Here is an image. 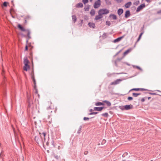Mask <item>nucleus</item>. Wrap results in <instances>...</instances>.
<instances>
[{
	"label": "nucleus",
	"instance_id": "ea45409f",
	"mask_svg": "<svg viewBox=\"0 0 161 161\" xmlns=\"http://www.w3.org/2000/svg\"><path fill=\"white\" fill-rule=\"evenodd\" d=\"M88 153V151H85L84 152V154L85 155H87Z\"/></svg>",
	"mask_w": 161,
	"mask_h": 161
},
{
	"label": "nucleus",
	"instance_id": "a18cd8bd",
	"mask_svg": "<svg viewBox=\"0 0 161 161\" xmlns=\"http://www.w3.org/2000/svg\"><path fill=\"white\" fill-rule=\"evenodd\" d=\"M161 13V10H160L159 11H158L157 12V14H159Z\"/></svg>",
	"mask_w": 161,
	"mask_h": 161
},
{
	"label": "nucleus",
	"instance_id": "a878e982",
	"mask_svg": "<svg viewBox=\"0 0 161 161\" xmlns=\"http://www.w3.org/2000/svg\"><path fill=\"white\" fill-rule=\"evenodd\" d=\"M140 95V93H133L132 94L133 96L135 97H137V96H138V95Z\"/></svg>",
	"mask_w": 161,
	"mask_h": 161
},
{
	"label": "nucleus",
	"instance_id": "680f3d73",
	"mask_svg": "<svg viewBox=\"0 0 161 161\" xmlns=\"http://www.w3.org/2000/svg\"><path fill=\"white\" fill-rule=\"evenodd\" d=\"M98 145H100V144H98Z\"/></svg>",
	"mask_w": 161,
	"mask_h": 161
},
{
	"label": "nucleus",
	"instance_id": "49530a36",
	"mask_svg": "<svg viewBox=\"0 0 161 161\" xmlns=\"http://www.w3.org/2000/svg\"><path fill=\"white\" fill-rule=\"evenodd\" d=\"M28 50V46L27 45H26L25 47V50Z\"/></svg>",
	"mask_w": 161,
	"mask_h": 161
},
{
	"label": "nucleus",
	"instance_id": "864d4df0",
	"mask_svg": "<svg viewBox=\"0 0 161 161\" xmlns=\"http://www.w3.org/2000/svg\"><path fill=\"white\" fill-rule=\"evenodd\" d=\"M92 110H92V109H90V112H92Z\"/></svg>",
	"mask_w": 161,
	"mask_h": 161
},
{
	"label": "nucleus",
	"instance_id": "c85d7f7f",
	"mask_svg": "<svg viewBox=\"0 0 161 161\" xmlns=\"http://www.w3.org/2000/svg\"><path fill=\"white\" fill-rule=\"evenodd\" d=\"M102 115L103 116H104V117H107L108 116V114L107 113H104V114H102Z\"/></svg>",
	"mask_w": 161,
	"mask_h": 161
},
{
	"label": "nucleus",
	"instance_id": "de8ad7c7",
	"mask_svg": "<svg viewBox=\"0 0 161 161\" xmlns=\"http://www.w3.org/2000/svg\"><path fill=\"white\" fill-rule=\"evenodd\" d=\"M144 101H145V99L144 98H142V99H141L142 102H143Z\"/></svg>",
	"mask_w": 161,
	"mask_h": 161
},
{
	"label": "nucleus",
	"instance_id": "393cba45",
	"mask_svg": "<svg viewBox=\"0 0 161 161\" xmlns=\"http://www.w3.org/2000/svg\"><path fill=\"white\" fill-rule=\"evenodd\" d=\"M26 32H27V36L28 37V38L29 39L31 38L30 36V32L29 30H27Z\"/></svg>",
	"mask_w": 161,
	"mask_h": 161
},
{
	"label": "nucleus",
	"instance_id": "20e7f679",
	"mask_svg": "<svg viewBox=\"0 0 161 161\" xmlns=\"http://www.w3.org/2000/svg\"><path fill=\"white\" fill-rule=\"evenodd\" d=\"M101 1L100 0H97L95 2L94 5V7L95 8H97L99 7L101 5Z\"/></svg>",
	"mask_w": 161,
	"mask_h": 161
},
{
	"label": "nucleus",
	"instance_id": "6e6d98bb",
	"mask_svg": "<svg viewBox=\"0 0 161 161\" xmlns=\"http://www.w3.org/2000/svg\"><path fill=\"white\" fill-rule=\"evenodd\" d=\"M50 111L51 113H52V111H51V110Z\"/></svg>",
	"mask_w": 161,
	"mask_h": 161
},
{
	"label": "nucleus",
	"instance_id": "dca6fc26",
	"mask_svg": "<svg viewBox=\"0 0 161 161\" xmlns=\"http://www.w3.org/2000/svg\"><path fill=\"white\" fill-rule=\"evenodd\" d=\"M103 102L105 103L108 106H110L111 105V103L108 101L105 100L103 101Z\"/></svg>",
	"mask_w": 161,
	"mask_h": 161
},
{
	"label": "nucleus",
	"instance_id": "7c9ffc66",
	"mask_svg": "<svg viewBox=\"0 0 161 161\" xmlns=\"http://www.w3.org/2000/svg\"><path fill=\"white\" fill-rule=\"evenodd\" d=\"M31 75V78H32V79H35L34 75V72H33V71H32Z\"/></svg>",
	"mask_w": 161,
	"mask_h": 161
},
{
	"label": "nucleus",
	"instance_id": "13d9d810",
	"mask_svg": "<svg viewBox=\"0 0 161 161\" xmlns=\"http://www.w3.org/2000/svg\"><path fill=\"white\" fill-rule=\"evenodd\" d=\"M42 138L43 139V137H42Z\"/></svg>",
	"mask_w": 161,
	"mask_h": 161
},
{
	"label": "nucleus",
	"instance_id": "bb28decb",
	"mask_svg": "<svg viewBox=\"0 0 161 161\" xmlns=\"http://www.w3.org/2000/svg\"><path fill=\"white\" fill-rule=\"evenodd\" d=\"M143 34V33H142L140 34V35L139 36V37L138 39V40H137V42H138L139 41V40L140 39L142 35Z\"/></svg>",
	"mask_w": 161,
	"mask_h": 161
},
{
	"label": "nucleus",
	"instance_id": "8fccbe9b",
	"mask_svg": "<svg viewBox=\"0 0 161 161\" xmlns=\"http://www.w3.org/2000/svg\"><path fill=\"white\" fill-rule=\"evenodd\" d=\"M15 139H16V138H17V137L16 134H15Z\"/></svg>",
	"mask_w": 161,
	"mask_h": 161
},
{
	"label": "nucleus",
	"instance_id": "412c9836",
	"mask_svg": "<svg viewBox=\"0 0 161 161\" xmlns=\"http://www.w3.org/2000/svg\"><path fill=\"white\" fill-rule=\"evenodd\" d=\"M72 20L74 23H75L76 20L77 18L75 15H73L72 16Z\"/></svg>",
	"mask_w": 161,
	"mask_h": 161
},
{
	"label": "nucleus",
	"instance_id": "e2e57ef3",
	"mask_svg": "<svg viewBox=\"0 0 161 161\" xmlns=\"http://www.w3.org/2000/svg\"><path fill=\"white\" fill-rule=\"evenodd\" d=\"M1 143H0V145H1Z\"/></svg>",
	"mask_w": 161,
	"mask_h": 161
},
{
	"label": "nucleus",
	"instance_id": "f8f14e48",
	"mask_svg": "<svg viewBox=\"0 0 161 161\" xmlns=\"http://www.w3.org/2000/svg\"><path fill=\"white\" fill-rule=\"evenodd\" d=\"M88 25L90 27L94 28L95 27V24L93 23H89Z\"/></svg>",
	"mask_w": 161,
	"mask_h": 161
},
{
	"label": "nucleus",
	"instance_id": "473e14b6",
	"mask_svg": "<svg viewBox=\"0 0 161 161\" xmlns=\"http://www.w3.org/2000/svg\"><path fill=\"white\" fill-rule=\"evenodd\" d=\"M106 24L108 25V26L110 25L111 24L110 22V21H106Z\"/></svg>",
	"mask_w": 161,
	"mask_h": 161
},
{
	"label": "nucleus",
	"instance_id": "c756f323",
	"mask_svg": "<svg viewBox=\"0 0 161 161\" xmlns=\"http://www.w3.org/2000/svg\"><path fill=\"white\" fill-rule=\"evenodd\" d=\"M88 0H82V2L84 3V4L87 3L88 2Z\"/></svg>",
	"mask_w": 161,
	"mask_h": 161
},
{
	"label": "nucleus",
	"instance_id": "5701e85b",
	"mask_svg": "<svg viewBox=\"0 0 161 161\" xmlns=\"http://www.w3.org/2000/svg\"><path fill=\"white\" fill-rule=\"evenodd\" d=\"M95 105L96 106L103 105L104 104L102 103L99 102L96 103L95 104Z\"/></svg>",
	"mask_w": 161,
	"mask_h": 161
},
{
	"label": "nucleus",
	"instance_id": "f257e3e1",
	"mask_svg": "<svg viewBox=\"0 0 161 161\" xmlns=\"http://www.w3.org/2000/svg\"><path fill=\"white\" fill-rule=\"evenodd\" d=\"M39 135L36 136L35 138V141L38 143H42L43 144L46 142L45 137L46 134L45 133L43 132L41 133L39 132Z\"/></svg>",
	"mask_w": 161,
	"mask_h": 161
},
{
	"label": "nucleus",
	"instance_id": "2f4dec72",
	"mask_svg": "<svg viewBox=\"0 0 161 161\" xmlns=\"http://www.w3.org/2000/svg\"><path fill=\"white\" fill-rule=\"evenodd\" d=\"M119 108L122 110H125V106H120Z\"/></svg>",
	"mask_w": 161,
	"mask_h": 161
},
{
	"label": "nucleus",
	"instance_id": "4468645a",
	"mask_svg": "<svg viewBox=\"0 0 161 161\" xmlns=\"http://www.w3.org/2000/svg\"><path fill=\"white\" fill-rule=\"evenodd\" d=\"M103 17V16L101 15V14H99L98 15H97L95 18V20H98Z\"/></svg>",
	"mask_w": 161,
	"mask_h": 161
},
{
	"label": "nucleus",
	"instance_id": "5fc2aeb1",
	"mask_svg": "<svg viewBox=\"0 0 161 161\" xmlns=\"http://www.w3.org/2000/svg\"><path fill=\"white\" fill-rule=\"evenodd\" d=\"M93 0H90V1L91 2H92Z\"/></svg>",
	"mask_w": 161,
	"mask_h": 161
},
{
	"label": "nucleus",
	"instance_id": "e433bc0d",
	"mask_svg": "<svg viewBox=\"0 0 161 161\" xmlns=\"http://www.w3.org/2000/svg\"><path fill=\"white\" fill-rule=\"evenodd\" d=\"M89 119V118H88V117H84L83 118V119L84 120H88Z\"/></svg>",
	"mask_w": 161,
	"mask_h": 161
},
{
	"label": "nucleus",
	"instance_id": "2eb2a0df",
	"mask_svg": "<svg viewBox=\"0 0 161 161\" xmlns=\"http://www.w3.org/2000/svg\"><path fill=\"white\" fill-rule=\"evenodd\" d=\"M131 5V2H129L125 5V7L126 8H129Z\"/></svg>",
	"mask_w": 161,
	"mask_h": 161
},
{
	"label": "nucleus",
	"instance_id": "09e8293b",
	"mask_svg": "<svg viewBox=\"0 0 161 161\" xmlns=\"http://www.w3.org/2000/svg\"><path fill=\"white\" fill-rule=\"evenodd\" d=\"M51 109V108H50V107H48V108H47V110H49V109Z\"/></svg>",
	"mask_w": 161,
	"mask_h": 161
},
{
	"label": "nucleus",
	"instance_id": "4c0bfd02",
	"mask_svg": "<svg viewBox=\"0 0 161 161\" xmlns=\"http://www.w3.org/2000/svg\"><path fill=\"white\" fill-rule=\"evenodd\" d=\"M128 99L129 100H131L133 99V98L132 97H129L128 98Z\"/></svg>",
	"mask_w": 161,
	"mask_h": 161
},
{
	"label": "nucleus",
	"instance_id": "58836bf2",
	"mask_svg": "<svg viewBox=\"0 0 161 161\" xmlns=\"http://www.w3.org/2000/svg\"><path fill=\"white\" fill-rule=\"evenodd\" d=\"M106 141L105 140H103L102 142V144H103L105 143Z\"/></svg>",
	"mask_w": 161,
	"mask_h": 161
},
{
	"label": "nucleus",
	"instance_id": "6e6552de",
	"mask_svg": "<svg viewBox=\"0 0 161 161\" xmlns=\"http://www.w3.org/2000/svg\"><path fill=\"white\" fill-rule=\"evenodd\" d=\"M125 36V35H124L123 36H121L120 37H119L115 39L114 40V42H116L119 41L121 39H122L123 38H124Z\"/></svg>",
	"mask_w": 161,
	"mask_h": 161
},
{
	"label": "nucleus",
	"instance_id": "f704fd0d",
	"mask_svg": "<svg viewBox=\"0 0 161 161\" xmlns=\"http://www.w3.org/2000/svg\"><path fill=\"white\" fill-rule=\"evenodd\" d=\"M0 161H3V158L1 154L0 155Z\"/></svg>",
	"mask_w": 161,
	"mask_h": 161
},
{
	"label": "nucleus",
	"instance_id": "7ed1b4c3",
	"mask_svg": "<svg viewBox=\"0 0 161 161\" xmlns=\"http://www.w3.org/2000/svg\"><path fill=\"white\" fill-rule=\"evenodd\" d=\"M109 11L106 9H100L98 11V14H101L102 15L103 14H105L108 13Z\"/></svg>",
	"mask_w": 161,
	"mask_h": 161
},
{
	"label": "nucleus",
	"instance_id": "37998d69",
	"mask_svg": "<svg viewBox=\"0 0 161 161\" xmlns=\"http://www.w3.org/2000/svg\"><path fill=\"white\" fill-rule=\"evenodd\" d=\"M118 3H119L121 2L123 0H116Z\"/></svg>",
	"mask_w": 161,
	"mask_h": 161
},
{
	"label": "nucleus",
	"instance_id": "f03ea898",
	"mask_svg": "<svg viewBox=\"0 0 161 161\" xmlns=\"http://www.w3.org/2000/svg\"><path fill=\"white\" fill-rule=\"evenodd\" d=\"M29 63V60L27 59L26 58H24V66L23 67L24 70L27 71L30 68V67L28 65V64Z\"/></svg>",
	"mask_w": 161,
	"mask_h": 161
},
{
	"label": "nucleus",
	"instance_id": "f3484780",
	"mask_svg": "<svg viewBox=\"0 0 161 161\" xmlns=\"http://www.w3.org/2000/svg\"><path fill=\"white\" fill-rule=\"evenodd\" d=\"M145 90L144 89H141V88H133L131 90H134L136 91H138L140 90Z\"/></svg>",
	"mask_w": 161,
	"mask_h": 161
},
{
	"label": "nucleus",
	"instance_id": "cd10ccee",
	"mask_svg": "<svg viewBox=\"0 0 161 161\" xmlns=\"http://www.w3.org/2000/svg\"><path fill=\"white\" fill-rule=\"evenodd\" d=\"M89 6H86L85 7L84 9H85V11H88L89 10Z\"/></svg>",
	"mask_w": 161,
	"mask_h": 161
},
{
	"label": "nucleus",
	"instance_id": "603ef678",
	"mask_svg": "<svg viewBox=\"0 0 161 161\" xmlns=\"http://www.w3.org/2000/svg\"><path fill=\"white\" fill-rule=\"evenodd\" d=\"M30 18V16H27V19H29V18Z\"/></svg>",
	"mask_w": 161,
	"mask_h": 161
},
{
	"label": "nucleus",
	"instance_id": "c9c22d12",
	"mask_svg": "<svg viewBox=\"0 0 161 161\" xmlns=\"http://www.w3.org/2000/svg\"><path fill=\"white\" fill-rule=\"evenodd\" d=\"M7 3L6 2H4V3H3V5L4 6H5V7H6L7 6Z\"/></svg>",
	"mask_w": 161,
	"mask_h": 161
},
{
	"label": "nucleus",
	"instance_id": "423d86ee",
	"mask_svg": "<svg viewBox=\"0 0 161 161\" xmlns=\"http://www.w3.org/2000/svg\"><path fill=\"white\" fill-rule=\"evenodd\" d=\"M122 80H121L119 79H117L114 81L112 82L111 83V85H115L118 84L119 82Z\"/></svg>",
	"mask_w": 161,
	"mask_h": 161
},
{
	"label": "nucleus",
	"instance_id": "bf43d9fd",
	"mask_svg": "<svg viewBox=\"0 0 161 161\" xmlns=\"http://www.w3.org/2000/svg\"><path fill=\"white\" fill-rule=\"evenodd\" d=\"M23 160H24V157H23Z\"/></svg>",
	"mask_w": 161,
	"mask_h": 161
},
{
	"label": "nucleus",
	"instance_id": "39448f33",
	"mask_svg": "<svg viewBox=\"0 0 161 161\" xmlns=\"http://www.w3.org/2000/svg\"><path fill=\"white\" fill-rule=\"evenodd\" d=\"M145 7V4H142L141 5H140L137 8L136 10V12H139L141 10H142L143 8Z\"/></svg>",
	"mask_w": 161,
	"mask_h": 161
},
{
	"label": "nucleus",
	"instance_id": "b1692460",
	"mask_svg": "<svg viewBox=\"0 0 161 161\" xmlns=\"http://www.w3.org/2000/svg\"><path fill=\"white\" fill-rule=\"evenodd\" d=\"M105 2L106 4L107 5L111 4V2L109 0H105Z\"/></svg>",
	"mask_w": 161,
	"mask_h": 161
},
{
	"label": "nucleus",
	"instance_id": "79ce46f5",
	"mask_svg": "<svg viewBox=\"0 0 161 161\" xmlns=\"http://www.w3.org/2000/svg\"><path fill=\"white\" fill-rule=\"evenodd\" d=\"M128 154V153H125L122 155L123 157H124L125 156V155H127Z\"/></svg>",
	"mask_w": 161,
	"mask_h": 161
},
{
	"label": "nucleus",
	"instance_id": "052dcab7",
	"mask_svg": "<svg viewBox=\"0 0 161 161\" xmlns=\"http://www.w3.org/2000/svg\"><path fill=\"white\" fill-rule=\"evenodd\" d=\"M48 117H49H49H50V116H48Z\"/></svg>",
	"mask_w": 161,
	"mask_h": 161
},
{
	"label": "nucleus",
	"instance_id": "0eeeda50",
	"mask_svg": "<svg viewBox=\"0 0 161 161\" xmlns=\"http://www.w3.org/2000/svg\"><path fill=\"white\" fill-rule=\"evenodd\" d=\"M104 107H95L94 108V110L95 111H101L104 108Z\"/></svg>",
	"mask_w": 161,
	"mask_h": 161
},
{
	"label": "nucleus",
	"instance_id": "4be33fe9",
	"mask_svg": "<svg viewBox=\"0 0 161 161\" xmlns=\"http://www.w3.org/2000/svg\"><path fill=\"white\" fill-rule=\"evenodd\" d=\"M83 4L82 3H78L76 5L77 7H83Z\"/></svg>",
	"mask_w": 161,
	"mask_h": 161
},
{
	"label": "nucleus",
	"instance_id": "a211bd4d",
	"mask_svg": "<svg viewBox=\"0 0 161 161\" xmlns=\"http://www.w3.org/2000/svg\"><path fill=\"white\" fill-rule=\"evenodd\" d=\"M95 12L94 9H92L90 12V14L92 16H94L95 15Z\"/></svg>",
	"mask_w": 161,
	"mask_h": 161
},
{
	"label": "nucleus",
	"instance_id": "9b49d317",
	"mask_svg": "<svg viewBox=\"0 0 161 161\" xmlns=\"http://www.w3.org/2000/svg\"><path fill=\"white\" fill-rule=\"evenodd\" d=\"M130 15V11L127 10L125 12V18H128L129 17Z\"/></svg>",
	"mask_w": 161,
	"mask_h": 161
},
{
	"label": "nucleus",
	"instance_id": "aec40b11",
	"mask_svg": "<svg viewBox=\"0 0 161 161\" xmlns=\"http://www.w3.org/2000/svg\"><path fill=\"white\" fill-rule=\"evenodd\" d=\"M109 17H112V19L114 20H115L117 19L116 16L114 14H111V15H110Z\"/></svg>",
	"mask_w": 161,
	"mask_h": 161
},
{
	"label": "nucleus",
	"instance_id": "9d476101",
	"mask_svg": "<svg viewBox=\"0 0 161 161\" xmlns=\"http://www.w3.org/2000/svg\"><path fill=\"white\" fill-rule=\"evenodd\" d=\"M132 108V105H126L125 106V110H128Z\"/></svg>",
	"mask_w": 161,
	"mask_h": 161
},
{
	"label": "nucleus",
	"instance_id": "4d7b16f0",
	"mask_svg": "<svg viewBox=\"0 0 161 161\" xmlns=\"http://www.w3.org/2000/svg\"><path fill=\"white\" fill-rule=\"evenodd\" d=\"M137 68H139V67H137Z\"/></svg>",
	"mask_w": 161,
	"mask_h": 161
},
{
	"label": "nucleus",
	"instance_id": "6ab92c4d",
	"mask_svg": "<svg viewBox=\"0 0 161 161\" xmlns=\"http://www.w3.org/2000/svg\"><path fill=\"white\" fill-rule=\"evenodd\" d=\"M131 50V49H128L126 51H125L124 53V55H127L128 53L130 52Z\"/></svg>",
	"mask_w": 161,
	"mask_h": 161
},
{
	"label": "nucleus",
	"instance_id": "1a4fd4ad",
	"mask_svg": "<svg viewBox=\"0 0 161 161\" xmlns=\"http://www.w3.org/2000/svg\"><path fill=\"white\" fill-rule=\"evenodd\" d=\"M18 27L22 31H26L27 30L25 29L24 28L22 27L20 24L18 25Z\"/></svg>",
	"mask_w": 161,
	"mask_h": 161
},
{
	"label": "nucleus",
	"instance_id": "ddd939ff",
	"mask_svg": "<svg viewBox=\"0 0 161 161\" xmlns=\"http://www.w3.org/2000/svg\"><path fill=\"white\" fill-rule=\"evenodd\" d=\"M123 12V10L122 9L120 8L118 10L117 13L119 15H120Z\"/></svg>",
	"mask_w": 161,
	"mask_h": 161
},
{
	"label": "nucleus",
	"instance_id": "c03bdc74",
	"mask_svg": "<svg viewBox=\"0 0 161 161\" xmlns=\"http://www.w3.org/2000/svg\"><path fill=\"white\" fill-rule=\"evenodd\" d=\"M33 80V82H34V83L35 84V85H36V80H35V79H32Z\"/></svg>",
	"mask_w": 161,
	"mask_h": 161
},
{
	"label": "nucleus",
	"instance_id": "a19ab883",
	"mask_svg": "<svg viewBox=\"0 0 161 161\" xmlns=\"http://www.w3.org/2000/svg\"><path fill=\"white\" fill-rule=\"evenodd\" d=\"M55 158L57 159H58L59 158V157L58 156V155H56V156H55Z\"/></svg>",
	"mask_w": 161,
	"mask_h": 161
},
{
	"label": "nucleus",
	"instance_id": "3c124183",
	"mask_svg": "<svg viewBox=\"0 0 161 161\" xmlns=\"http://www.w3.org/2000/svg\"><path fill=\"white\" fill-rule=\"evenodd\" d=\"M146 1L147 2H150V0H146Z\"/></svg>",
	"mask_w": 161,
	"mask_h": 161
},
{
	"label": "nucleus",
	"instance_id": "72a5a7b5",
	"mask_svg": "<svg viewBox=\"0 0 161 161\" xmlns=\"http://www.w3.org/2000/svg\"><path fill=\"white\" fill-rule=\"evenodd\" d=\"M97 114V112H92L89 114V115L96 114Z\"/></svg>",
	"mask_w": 161,
	"mask_h": 161
}]
</instances>
